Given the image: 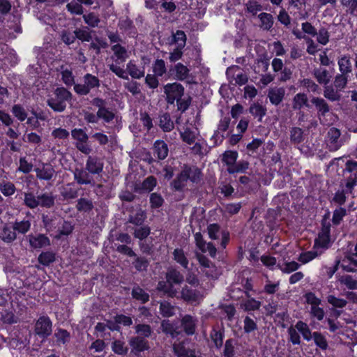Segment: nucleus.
I'll return each instance as SVG.
<instances>
[{"mask_svg":"<svg viewBox=\"0 0 357 357\" xmlns=\"http://www.w3.org/2000/svg\"><path fill=\"white\" fill-rule=\"evenodd\" d=\"M93 208L91 200L86 198H80L77 200L76 209L80 212H89Z\"/></svg>","mask_w":357,"mask_h":357,"instance_id":"obj_48","label":"nucleus"},{"mask_svg":"<svg viewBox=\"0 0 357 357\" xmlns=\"http://www.w3.org/2000/svg\"><path fill=\"white\" fill-rule=\"evenodd\" d=\"M38 261L43 266H49L55 261V255L52 252H43L39 255Z\"/></svg>","mask_w":357,"mask_h":357,"instance_id":"obj_51","label":"nucleus"},{"mask_svg":"<svg viewBox=\"0 0 357 357\" xmlns=\"http://www.w3.org/2000/svg\"><path fill=\"white\" fill-rule=\"evenodd\" d=\"M0 190L3 195L9 197L15 192L16 188L13 183L7 181L0 185Z\"/></svg>","mask_w":357,"mask_h":357,"instance_id":"obj_64","label":"nucleus"},{"mask_svg":"<svg viewBox=\"0 0 357 357\" xmlns=\"http://www.w3.org/2000/svg\"><path fill=\"white\" fill-rule=\"evenodd\" d=\"M70 337V333L66 330L61 328L57 329L54 334L57 345L66 344L69 342Z\"/></svg>","mask_w":357,"mask_h":357,"instance_id":"obj_39","label":"nucleus"},{"mask_svg":"<svg viewBox=\"0 0 357 357\" xmlns=\"http://www.w3.org/2000/svg\"><path fill=\"white\" fill-rule=\"evenodd\" d=\"M28 237L30 246L33 248L39 249L50 245L49 238L44 234L29 235Z\"/></svg>","mask_w":357,"mask_h":357,"instance_id":"obj_15","label":"nucleus"},{"mask_svg":"<svg viewBox=\"0 0 357 357\" xmlns=\"http://www.w3.org/2000/svg\"><path fill=\"white\" fill-rule=\"evenodd\" d=\"M311 102L315 106L319 115L324 116L330 111V107L324 98L313 97Z\"/></svg>","mask_w":357,"mask_h":357,"instance_id":"obj_24","label":"nucleus"},{"mask_svg":"<svg viewBox=\"0 0 357 357\" xmlns=\"http://www.w3.org/2000/svg\"><path fill=\"white\" fill-rule=\"evenodd\" d=\"M349 75L344 74H337L334 79L333 84L337 91H341L348 83Z\"/></svg>","mask_w":357,"mask_h":357,"instance_id":"obj_50","label":"nucleus"},{"mask_svg":"<svg viewBox=\"0 0 357 357\" xmlns=\"http://www.w3.org/2000/svg\"><path fill=\"white\" fill-rule=\"evenodd\" d=\"M34 333L38 337L46 339L52 333V322L47 316H41L36 321Z\"/></svg>","mask_w":357,"mask_h":357,"instance_id":"obj_3","label":"nucleus"},{"mask_svg":"<svg viewBox=\"0 0 357 357\" xmlns=\"http://www.w3.org/2000/svg\"><path fill=\"white\" fill-rule=\"evenodd\" d=\"M39 206L51 208L55 204V197L52 193L45 192L38 196Z\"/></svg>","mask_w":357,"mask_h":357,"instance_id":"obj_33","label":"nucleus"},{"mask_svg":"<svg viewBox=\"0 0 357 357\" xmlns=\"http://www.w3.org/2000/svg\"><path fill=\"white\" fill-rule=\"evenodd\" d=\"M74 33H75L76 39L82 42H89L92 39L91 32L89 31L88 27L86 26L75 29Z\"/></svg>","mask_w":357,"mask_h":357,"instance_id":"obj_46","label":"nucleus"},{"mask_svg":"<svg viewBox=\"0 0 357 357\" xmlns=\"http://www.w3.org/2000/svg\"><path fill=\"white\" fill-rule=\"evenodd\" d=\"M111 49L116 59L121 62H124L128 57L127 50L120 44L114 45Z\"/></svg>","mask_w":357,"mask_h":357,"instance_id":"obj_41","label":"nucleus"},{"mask_svg":"<svg viewBox=\"0 0 357 357\" xmlns=\"http://www.w3.org/2000/svg\"><path fill=\"white\" fill-rule=\"evenodd\" d=\"M339 91L333 88L331 86L325 85L324 90V96L326 98L331 100L336 101L339 100L340 98V95L338 93Z\"/></svg>","mask_w":357,"mask_h":357,"instance_id":"obj_52","label":"nucleus"},{"mask_svg":"<svg viewBox=\"0 0 357 357\" xmlns=\"http://www.w3.org/2000/svg\"><path fill=\"white\" fill-rule=\"evenodd\" d=\"M112 351L118 355H126L128 349L125 346V342L121 340H115L112 345Z\"/></svg>","mask_w":357,"mask_h":357,"instance_id":"obj_62","label":"nucleus"},{"mask_svg":"<svg viewBox=\"0 0 357 357\" xmlns=\"http://www.w3.org/2000/svg\"><path fill=\"white\" fill-rule=\"evenodd\" d=\"M151 232V229L148 225H142L139 228L134 229L133 235L136 238L139 240L145 239Z\"/></svg>","mask_w":357,"mask_h":357,"instance_id":"obj_57","label":"nucleus"},{"mask_svg":"<svg viewBox=\"0 0 357 357\" xmlns=\"http://www.w3.org/2000/svg\"><path fill=\"white\" fill-rule=\"evenodd\" d=\"M102 160L96 155H89L86 160L85 167L93 175L100 174L103 171Z\"/></svg>","mask_w":357,"mask_h":357,"instance_id":"obj_10","label":"nucleus"},{"mask_svg":"<svg viewBox=\"0 0 357 357\" xmlns=\"http://www.w3.org/2000/svg\"><path fill=\"white\" fill-rule=\"evenodd\" d=\"M337 64L339 66V70L341 74L349 75V74L351 73L352 66L349 56H342L340 58L338 59Z\"/></svg>","mask_w":357,"mask_h":357,"instance_id":"obj_26","label":"nucleus"},{"mask_svg":"<svg viewBox=\"0 0 357 357\" xmlns=\"http://www.w3.org/2000/svg\"><path fill=\"white\" fill-rule=\"evenodd\" d=\"M261 22L260 27L263 30L269 31L273 26L274 18L273 15L267 13H261L258 15Z\"/></svg>","mask_w":357,"mask_h":357,"instance_id":"obj_30","label":"nucleus"},{"mask_svg":"<svg viewBox=\"0 0 357 357\" xmlns=\"http://www.w3.org/2000/svg\"><path fill=\"white\" fill-rule=\"evenodd\" d=\"M285 96V89L283 87H274L268 90V98L271 104L274 105H280Z\"/></svg>","mask_w":357,"mask_h":357,"instance_id":"obj_16","label":"nucleus"},{"mask_svg":"<svg viewBox=\"0 0 357 357\" xmlns=\"http://www.w3.org/2000/svg\"><path fill=\"white\" fill-rule=\"evenodd\" d=\"M183 169L188 180L197 183L201 181L202 174L200 169L195 166L190 167L187 165H185Z\"/></svg>","mask_w":357,"mask_h":357,"instance_id":"obj_23","label":"nucleus"},{"mask_svg":"<svg viewBox=\"0 0 357 357\" xmlns=\"http://www.w3.org/2000/svg\"><path fill=\"white\" fill-rule=\"evenodd\" d=\"M126 70L132 78L140 79L144 76V71L140 70L138 66L131 61L127 63Z\"/></svg>","mask_w":357,"mask_h":357,"instance_id":"obj_43","label":"nucleus"},{"mask_svg":"<svg viewBox=\"0 0 357 357\" xmlns=\"http://www.w3.org/2000/svg\"><path fill=\"white\" fill-rule=\"evenodd\" d=\"M31 221L29 220H16L13 223V229L20 234H26L31 229Z\"/></svg>","mask_w":357,"mask_h":357,"instance_id":"obj_29","label":"nucleus"},{"mask_svg":"<svg viewBox=\"0 0 357 357\" xmlns=\"http://www.w3.org/2000/svg\"><path fill=\"white\" fill-rule=\"evenodd\" d=\"M152 70L154 75L163 76L167 73L165 62L163 59H156L152 64Z\"/></svg>","mask_w":357,"mask_h":357,"instance_id":"obj_45","label":"nucleus"},{"mask_svg":"<svg viewBox=\"0 0 357 357\" xmlns=\"http://www.w3.org/2000/svg\"><path fill=\"white\" fill-rule=\"evenodd\" d=\"M295 328L302 334L303 338L310 341L312 338V334L307 324L302 321L296 323Z\"/></svg>","mask_w":357,"mask_h":357,"instance_id":"obj_47","label":"nucleus"},{"mask_svg":"<svg viewBox=\"0 0 357 357\" xmlns=\"http://www.w3.org/2000/svg\"><path fill=\"white\" fill-rule=\"evenodd\" d=\"M339 281L341 284H344L349 289H357V280L354 279L351 275H342Z\"/></svg>","mask_w":357,"mask_h":357,"instance_id":"obj_58","label":"nucleus"},{"mask_svg":"<svg viewBox=\"0 0 357 357\" xmlns=\"http://www.w3.org/2000/svg\"><path fill=\"white\" fill-rule=\"evenodd\" d=\"M312 75L320 84L328 85L331 81L329 72L325 68H315L312 71Z\"/></svg>","mask_w":357,"mask_h":357,"instance_id":"obj_21","label":"nucleus"},{"mask_svg":"<svg viewBox=\"0 0 357 357\" xmlns=\"http://www.w3.org/2000/svg\"><path fill=\"white\" fill-rule=\"evenodd\" d=\"M321 230L319 234L318 238L315 239L314 248H328L330 243L331 224L327 222L326 218L322 220Z\"/></svg>","mask_w":357,"mask_h":357,"instance_id":"obj_5","label":"nucleus"},{"mask_svg":"<svg viewBox=\"0 0 357 357\" xmlns=\"http://www.w3.org/2000/svg\"><path fill=\"white\" fill-rule=\"evenodd\" d=\"M159 126L164 132H170L174 128V124L168 113L159 116Z\"/></svg>","mask_w":357,"mask_h":357,"instance_id":"obj_27","label":"nucleus"},{"mask_svg":"<svg viewBox=\"0 0 357 357\" xmlns=\"http://www.w3.org/2000/svg\"><path fill=\"white\" fill-rule=\"evenodd\" d=\"M230 82L234 81V84L243 85L248 82L247 75L238 66H233L227 68L226 72Z\"/></svg>","mask_w":357,"mask_h":357,"instance_id":"obj_6","label":"nucleus"},{"mask_svg":"<svg viewBox=\"0 0 357 357\" xmlns=\"http://www.w3.org/2000/svg\"><path fill=\"white\" fill-rule=\"evenodd\" d=\"M129 344L132 349L131 351L135 355L149 349L148 341L141 336L130 337Z\"/></svg>","mask_w":357,"mask_h":357,"instance_id":"obj_13","label":"nucleus"},{"mask_svg":"<svg viewBox=\"0 0 357 357\" xmlns=\"http://www.w3.org/2000/svg\"><path fill=\"white\" fill-rule=\"evenodd\" d=\"M24 204L31 209H34L39 206L38 196L36 197L33 192H24Z\"/></svg>","mask_w":357,"mask_h":357,"instance_id":"obj_40","label":"nucleus"},{"mask_svg":"<svg viewBox=\"0 0 357 357\" xmlns=\"http://www.w3.org/2000/svg\"><path fill=\"white\" fill-rule=\"evenodd\" d=\"M173 351L177 357H195V351L187 349L183 342L174 343L173 344Z\"/></svg>","mask_w":357,"mask_h":357,"instance_id":"obj_20","label":"nucleus"},{"mask_svg":"<svg viewBox=\"0 0 357 357\" xmlns=\"http://www.w3.org/2000/svg\"><path fill=\"white\" fill-rule=\"evenodd\" d=\"M91 104L98 108V116L103 122L110 123L116 118V109L109 107L105 100L95 98L91 100Z\"/></svg>","mask_w":357,"mask_h":357,"instance_id":"obj_2","label":"nucleus"},{"mask_svg":"<svg viewBox=\"0 0 357 357\" xmlns=\"http://www.w3.org/2000/svg\"><path fill=\"white\" fill-rule=\"evenodd\" d=\"M0 239L4 243L10 244L17 239V233L13 229V226L5 225L0 231Z\"/></svg>","mask_w":357,"mask_h":357,"instance_id":"obj_18","label":"nucleus"},{"mask_svg":"<svg viewBox=\"0 0 357 357\" xmlns=\"http://www.w3.org/2000/svg\"><path fill=\"white\" fill-rule=\"evenodd\" d=\"M172 73L174 79L179 81H186L190 83V69L181 63H176L172 68L169 70Z\"/></svg>","mask_w":357,"mask_h":357,"instance_id":"obj_9","label":"nucleus"},{"mask_svg":"<svg viewBox=\"0 0 357 357\" xmlns=\"http://www.w3.org/2000/svg\"><path fill=\"white\" fill-rule=\"evenodd\" d=\"M245 296L248 298V299L245 301L241 304V307L245 311H255L260 308V301H257L253 298H250V294L248 291H245Z\"/></svg>","mask_w":357,"mask_h":357,"instance_id":"obj_32","label":"nucleus"},{"mask_svg":"<svg viewBox=\"0 0 357 357\" xmlns=\"http://www.w3.org/2000/svg\"><path fill=\"white\" fill-rule=\"evenodd\" d=\"M75 181L79 185H90L95 186L93 174L86 168H76L73 172Z\"/></svg>","mask_w":357,"mask_h":357,"instance_id":"obj_7","label":"nucleus"},{"mask_svg":"<svg viewBox=\"0 0 357 357\" xmlns=\"http://www.w3.org/2000/svg\"><path fill=\"white\" fill-rule=\"evenodd\" d=\"M236 341L234 339H228L225 343L223 354L225 357H234L235 356Z\"/></svg>","mask_w":357,"mask_h":357,"instance_id":"obj_56","label":"nucleus"},{"mask_svg":"<svg viewBox=\"0 0 357 357\" xmlns=\"http://www.w3.org/2000/svg\"><path fill=\"white\" fill-rule=\"evenodd\" d=\"M167 282L173 284H180L184 280L183 274L175 268H169L166 273Z\"/></svg>","mask_w":357,"mask_h":357,"instance_id":"obj_22","label":"nucleus"},{"mask_svg":"<svg viewBox=\"0 0 357 357\" xmlns=\"http://www.w3.org/2000/svg\"><path fill=\"white\" fill-rule=\"evenodd\" d=\"M181 298L185 301L190 303H199L203 299V295L200 291L192 289L185 285L181 291Z\"/></svg>","mask_w":357,"mask_h":357,"instance_id":"obj_12","label":"nucleus"},{"mask_svg":"<svg viewBox=\"0 0 357 357\" xmlns=\"http://www.w3.org/2000/svg\"><path fill=\"white\" fill-rule=\"evenodd\" d=\"M135 332L138 334L137 336H141L144 338H147L151 336L152 333L151 328L148 324H137L135 327Z\"/></svg>","mask_w":357,"mask_h":357,"instance_id":"obj_54","label":"nucleus"},{"mask_svg":"<svg viewBox=\"0 0 357 357\" xmlns=\"http://www.w3.org/2000/svg\"><path fill=\"white\" fill-rule=\"evenodd\" d=\"M36 176L39 179L49 181L55 174L54 169L50 166H43L42 168L36 169Z\"/></svg>","mask_w":357,"mask_h":357,"instance_id":"obj_31","label":"nucleus"},{"mask_svg":"<svg viewBox=\"0 0 357 357\" xmlns=\"http://www.w3.org/2000/svg\"><path fill=\"white\" fill-rule=\"evenodd\" d=\"M180 135L182 140L188 144H192L196 140L195 132L188 128H185L183 132H181Z\"/></svg>","mask_w":357,"mask_h":357,"instance_id":"obj_59","label":"nucleus"},{"mask_svg":"<svg viewBox=\"0 0 357 357\" xmlns=\"http://www.w3.org/2000/svg\"><path fill=\"white\" fill-rule=\"evenodd\" d=\"M160 312L164 317H169L174 314L175 308L169 303L163 301L160 305Z\"/></svg>","mask_w":357,"mask_h":357,"instance_id":"obj_53","label":"nucleus"},{"mask_svg":"<svg viewBox=\"0 0 357 357\" xmlns=\"http://www.w3.org/2000/svg\"><path fill=\"white\" fill-rule=\"evenodd\" d=\"M71 135L76 142H87L89 137L83 129L75 128L71 131Z\"/></svg>","mask_w":357,"mask_h":357,"instance_id":"obj_60","label":"nucleus"},{"mask_svg":"<svg viewBox=\"0 0 357 357\" xmlns=\"http://www.w3.org/2000/svg\"><path fill=\"white\" fill-rule=\"evenodd\" d=\"M160 328L164 333L169 335L173 338L180 334V332L177 331V327L167 319L162 321Z\"/></svg>","mask_w":357,"mask_h":357,"instance_id":"obj_28","label":"nucleus"},{"mask_svg":"<svg viewBox=\"0 0 357 357\" xmlns=\"http://www.w3.org/2000/svg\"><path fill=\"white\" fill-rule=\"evenodd\" d=\"M146 218V213L142 208L138 207L135 213H131L128 215L127 222L131 223L135 226L143 225Z\"/></svg>","mask_w":357,"mask_h":357,"instance_id":"obj_19","label":"nucleus"},{"mask_svg":"<svg viewBox=\"0 0 357 357\" xmlns=\"http://www.w3.org/2000/svg\"><path fill=\"white\" fill-rule=\"evenodd\" d=\"M164 93L166 95V101L172 105L184 94V87L179 83H169L164 86Z\"/></svg>","mask_w":357,"mask_h":357,"instance_id":"obj_4","label":"nucleus"},{"mask_svg":"<svg viewBox=\"0 0 357 357\" xmlns=\"http://www.w3.org/2000/svg\"><path fill=\"white\" fill-rule=\"evenodd\" d=\"M132 296L133 298L140 301L142 303H146L149 300V295L143 289L138 285L135 286L132 289Z\"/></svg>","mask_w":357,"mask_h":357,"instance_id":"obj_37","label":"nucleus"},{"mask_svg":"<svg viewBox=\"0 0 357 357\" xmlns=\"http://www.w3.org/2000/svg\"><path fill=\"white\" fill-rule=\"evenodd\" d=\"M249 167V162L245 160H241L235 162L231 167H227V172L229 174L243 173Z\"/></svg>","mask_w":357,"mask_h":357,"instance_id":"obj_49","label":"nucleus"},{"mask_svg":"<svg viewBox=\"0 0 357 357\" xmlns=\"http://www.w3.org/2000/svg\"><path fill=\"white\" fill-rule=\"evenodd\" d=\"M73 95L71 92L64 87L56 88L52 96L47 98V105L56 112H63L67 104L72 100Z\"/></svg>","mask_w":357,"mask_h":357,"instance_id":"obj_1","label":"nucleus"},{"mask_svg":"<svg viewBox=\"0 0 357 357\" xmlns=\"http://www.w3.org/2000/svg\"><path fill=\"white\" fill-rule=\"evenodd\" d=\"M157 185V180L153 176L146 178L142 183V189L146 192H151Z\"/></svg>","mask_w":357,"mask_h":357,"instance_id":"obj_61","label":"nucleus"},{"mask_svg":"<svg viewBox=\"0 0 357 357\" xmlns=\"http://www.w3.org/2000/svg\"><path fill=\"white\" fill-rule=\"evenodd\" d=\"M172 43L177 44L178 47H184L186 43V36L184 31L178 30L173 33Z\"/></svg>","mask_w":357,"mask_h":357,"instance_id":"obj_55","label":"nucleus"},{"mask_svg":"<svg viewBox=\"0 0 357 357\" xmlns=\"http://www.w3.org/2000/svg\"><path fill=\"white\" fill-rule=\"evenodd\" d=\"M303 106L309 107L307 96L304 93H297L293 98L292 108L301 109Z\"/></svg>","mask_w":357,"mask_h":357,"instance_id":"obj_34","label":"nucleus"},{"mask_svg":"<svg viewBox=\"0 0 357 357\" xmlns=\"http://www.w3.org/2000/svg\"><path fill=\"white\" fill-rule=\"evenodd\" d=\"M249 112L253 116L258 118L259 121H261L266 114V108L259 103H254L250 105Z\"/></svg>","mask_w":357,"mask_h":357,"instance_id":"obj_36","label":"nucleus"},{"mask_svg":"<svg viewBox=\"0 0 357 357\" xmlns=\"http://www.w3.org/2000/svg\"><path fill=\"white\" fill-rule=\"evenodd\" d=\"M340 131L336 128H331L327 133L328 147L331 151L338 150L342 145L340 140Z\"/></svg>","mask_w":357,"mask_h":357,"instance_id":"obj_11","label":"nucleus"},{"mask_svg":"<svg viewBox=\"0 0 357 357\" xmlns=\"http://www.w3.org/2000/svg\"><path fill=\"white\" fill-rule=\"evenodd\" d=\"M174 259L185 269L188 268L189 261L182 249L176 248L173 252Z\"/></svg>","mask_w":357,"mask_h":357,"instance_id":"obj_38","label":"nucleus"},{"mask_svg":"<svg viewBox=\"0 0 357 357\" xmlns=\"http://www.w3.org/2000/svg\"><path fill=\"white\" fill-rule=\"evenodd\" d=\"M153 151L158 160H165L168 155V146L163 140H156L153 146Z\"/></svg>","mask_w":357,"mask_h":357,"instance_id":"obj_17","label":"nucleus"},{"mask_svg":"<svg viewBox=\"0 0 357 357\" xmlns=\"http://www.w3.org/2000/svg\"><path fill=\"white\" fill-rule=\"evenodd\" d=\"M83 80L89 92L92 89L100 86L99 79L90 73L86 74L83 77Z\"/></svg>","mask_w":357,"mask_h":357,"instance_id":"obj_44","label":"nucleus"},{"mask_svg":"<svg viewBox=\"0 0 357 357\" xmlns=\"http://www.w3.org/2000/svg\"><path fill=\"white\" fill-rule=\"evenodd\" d=\"M290 141L294 144H298L302 143L304 139L303 130L298 127H293L289 131Z\"/></svg>","mask_w":357,"mask_h":357,"instance_id":"obj_35","label":"nucleus"},{"mask_svg":"<svg viewBox=\"0 0 357 357\" xmlns=\"http://www.w3.org/2000/svg\"><path fill=\"white\" fill-rule=\"evenodd\" d=\"M197 323V319L190 314L184 315L181 320V326L185 333L188 335L195 334Z\"/></svg>","mask_w":357,"mask_h":357,"instance_id":"obj_14","label":"nucleus"},{"mask_svg":"<svg viewBox=\"0 0 357 357\" xmlns=\"http://www.w3.org/2000/svg\"><path fill=\"white\" fill-rule=\"evenodd\" d=\"M197 259L202 266L208 268V270L204 271L208 278H218L220 274L219 272L215 266L206 256L202 254H197Z\"/></svg>","mask_w":357,"mask_h":357,"instance_id":"obj_8","label":"nucleus"},{"mask_svg":"<svg viewBox=\"0 0 357 357\" xmlns=\"http://www.w3.org/2000/svg\"><path fill=\"white\" fill-rule=\"evenodd\" d=\"M238 153L234 151H226L222 155V162L228 167H231L236 162Z\"/></svg>","mask_w":357,"mask_h":357,"instance_id":"obj_42","label":"nucleus"},{"mask_svg":"<svg viewBox=\"0 0 357 357\" xmlns=\"http://www.w3.org/2000/svg\"><path fill=\"white\" fill-rule=\"evenodd\" d=\"M223 332L213 330L211 333V338L214 343L215 348L220 349L223 344Z\"/></svg>","mask_w":357,"mask_h":357,"instance_id":"obj_63","label":"nucleus"},{"mask_svg":"<svg viewBox=\"0 0 357 357\" xmlns=\"http://www.w3.org/2000/svg\"><path fill=\"white\" fill-rule=\"evenodd\" d=\"M188 181L185 172L183 168L176 178L171 183V186L174 190L181 191L185 187Z\"/></svg>","mask_w":357,"mask_h":357,"instance_id":"obj_25","label":"nucleus"}]
</instances>
